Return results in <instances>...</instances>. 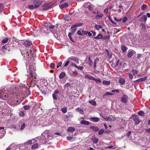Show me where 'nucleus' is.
Listing matches in <instances>:
<instances>
[{"instance_id": "obj_1", "label": "nucleus", "mask_w": 150, "mask_h": 150, "mask_svg": "<svg viewBox=\"0 0 150 150\" xmlns=\"http://www.w3.org/2000/svg\"><path fill=\"white\" fill-rule=\"evenodd\" d=\"M49 132L47 131H45L42 134L40 139V140L42 143H45L48 141L49 135Z\"/></svg>"}, {"instance_id": "obj_2", "label": "nucleus", "mask_w": 150, "mask_h": 150, "mask_svg": "<svg viewBox=\"0 0 150 150\" xmlns=\"http://www.w3.org/2000/svg\"><path fill=\"white\" fill-rule=\"evenodd\" d=\"M13 95L11 94L8 95V94L6 95L4 93H3V91H0V98L3 100H8V99H10L11 98L13 97Z\"/></svg>"}, {"instance_id": "obj_3", "label": "nucleus", "mask_w": 150, "mask_h": 150, "mask_svg": "<svg viewBox=\"0 0 150 150\" xmlns=\"http://www.w3.org/2000/svg\"><path fill=\"white\" fill-rule=\"evenodd\" d=\"M30 69L28 70L29 72V75H28L30 77H31L33 78H35L36 76H37L36 74L35 73V71L34 69L33 70L32 68L30 66L29 67Z\"/></svg>"}, {"instance_id": "obj_4", "label": "nucleus", "mask_w": 150, "mask_h": 150, "mask_svg": "<svg viewBox=\"0 0 150 150\" xmlns=\"http://www.w3.org/2000/svg\"><path fill=\"white\" fill-rule=\"evenodd\" d=\"M121 101L124 103H126L128 101V98L127 96L125 95H123L121 99Z\"/></svg>"}, {"instance_id": "obj_5", "label": "nucleus", "mask_w": 150, "mask_h": 150, "mask_svg": "<svg viewBox=\"0 0 150 150\" xmlns=\"http://www.w3.org/2000/svg\"><path fill=\"white\" fill-rule=\"evenodd\" d=\"M38 141L35 139H33L31 140H29L26 142L25 143V145L27 144H32L35 143H37Z\"/></svg>"}, {"instance_id": "obj_6", "label": "nucleus", "mask_w": 150, "mask_h": 150, "mask_svg": "<svg viewBox=\"0 0 150 150\" xmlns=\"http://www.w3.org/2000/svg\"><path fill=\"white\" fill-rule=\"evenodd\" d=\"M128 52L127 55L128 58L131 57L134 54H136L135 52L133 50H129Z\"/></svg>"}, {"instance_id": "obj_7", "label": "nucleus", "mask_w": 150, "mask_h": 150, "mask_svg": "<svg viewBox=\"0 0 150 150\" xmlns=\"http://www.w3.org/2000/svg\"><path fill=\"white\" fill-rule=\"evenodd\" d=\"M35 8H38L41 4V2L38 0H35L33 1Z\"/></svg>"}, {"instance_id": "obj_8", "label": "nucleus", "mask_w": 150, "mask_h": 150, "mask_svg": "<svg viewBox=\"0 0 150 150\" xmlns=\"http://www.w3.org/2000/svg\"><path fill=\"white\" fill-rule=\"evenodd\" d=\"M24 45L25 46V47H29L31 45H32L31 42L29 41L28 40H26L24 42Z\"/></svg>"}, {"instance_id": "obj_9", "label": "nucleus", "mask_w": 150, "mask_h": 150, "mask_svg": "<svg viewBox=\"0 0 150 150\" xmlns=\"http://www.w3.org/2000/svg\"><path fill=\"white\" fill-rule=\"evenodd\" d=\"M103 118L107 121H114L115 120V118L114 117L112 116V117H108L106 118Z\"/></svg>"}, {"instance_id": "obj_10", "label": "nucleus", "mask_w": 150, "mask_h": 150, "mask_svg": "<svg viewBox=\"0 0 150 150\" xmlns=\"http://www.w3.org/2000/svg\"><path fill=\"white\" fill-rule=\"evenodd\" d=\"M146 79V77H144L141 78L137 80H136L134 81V82L135 83H139L140 82H142L145 81Z\"/></svg>"}, {"instance_id": "obj_11", "label": "nucleus", "mask_w": 150, "mask_h": 150, "mask_svg": "<svg viewBox=\"0 0 150 150\" xmlns=\"http://www.w3.org/2000/svg\"><path fill=\"white\" fill-rule=\"evenodd\" d=\"M2 52L4 53H6L7 51H9V49L8 50L7 49V47L6 46V45L3 46L2 47Z\"/></svg>"}, {"instance_id": "obj_12", "label": "nucleus", "mask_w": 150, "mask_h": 150, "mask_svg": "<svg viewBox=\"0 0 150 150\" xmlns=\"http://www.w3.org/2000/svg\"><path fill=\"white\" fill-rule=\"evenodd\" d=\"M134 121L135 122L136 125L139 124L140 122V121L139 118L137 117H135L134 118Z\"/></svg>"}, {"instance_id": "obj_13", "label": "nucleus", "mask_w": 150, "mask_h": 150, "mask_svg": "<svg viewBox=\"0 0 150 150\" xmlns=\"http://www.w3.org/2000/svg\"><path fill=\"white\" fill-rule=\"evenodd\" d=\"M146 20L147 17L146 15H143L140 19V21H143L144 22H145Z\"/></svg>"}, {"instance_id": "obj_14", "label": "nucleus", "mask_w": 150, "mask_h": 150, "mask_svg": "<svg viewBox=\"0 0 150 150\" xmlns=\"http://www.w3.org/2000/svg\"><path fill=\"white\" fill-rule=\"evenodd\" d=\"M68 4L67 3H65L63 4L60 5L59 7L61 9L68 6Z\"/></svg>"}, {"instance_id": "obj_15", "label": "nucleus", "mask_w": 150, "mask_h": 150, "mask_svg": "<svg viewBox=\"0 0 150 150\" xmlns=\"http://www.w3.org/2000/svg\"><path fill=\"white\" fill-rule=\"evenodd\" d=\"M67 130L70 132H72L75 131V129L73 127H70L68 128Z\"/></svg>"}, {"instance_id": "obj_16", "label": "nucleus", "mask_w": 150, "mask_h": 150, "mask_svg": "<svg viewBox=\"0 0 150 150\" xmlns=\"http://www.w3.org/2000/svg\"><path fill=\"white\" fill-rule=\"evenodd\" d=\"M90 129L92 130L97 132L99 130V129L97 127L91 126L90 127Z\"/></svg>"}, {"instance_id": "obj_17", "label": "nucleus", "mask_w": 150, "mask_h": 150, "mask_svg": "<svg viewBox=\"0 0 150 150\" xmlns=\"http://www.w3.org/2000/svg\"><path fill=\"white\" fill-rule=\"evenodd\" d=\"M80 123L85 125H88L90 124L89 122L88 121L86 120H82Z\"/></svg>"}, {"instance_id": "obj_18", "label": "nucleus", "mask_w": 150, "mask_h": 150, "mask_svg": "<svg viewBox=\"0 0 150 150\" xmlns=\"http://www.w3.org/2000/svg\"><path fill=\"white\" fill-rule=\"evenodd\" d=\"M91 119L92 120H91L92 121H94L95 122H98L100 119L99 118L96 117H91Z\"/></svg>"}, {"instance_id": "obj_19", "label": "nucleus", "mask_w": 150, "mask_h": 150, "mask_svg": "<svg viewBox=\"0 0 150 150\" xmlns=\"http://www.w3.org/2000/svg\"><path fill=\"white\" fill-rule=\"evenodd\" d=\"M119 83L122 85H123L125 83V80L122 78H120L119 80Z\"/></svg>"}, {"instance_id": "obj_20", "label": "nucleus", "mask_w": 150, "mask_h": 150, "mask_svg": "<svg viewBox=\"0 0 150 150\" xmlns=\"http://www.w3.org/2000/svg\"><path fill=\"white\" fill-rule=\"evenodd\" d=\"M103 37V36L102 34H99L97 36L94 37V38L97 39H99L102 38Z\"/></svg>"}, {"instance_id": "obj_21", "label": "nucleus", "mask_w": 150, "mask_h": 150, "mask_svg": "<svg viewBox=\"0 0 150 150\" xmlns=\"http://www.w3.org/2000/svg\"><path fill=\"white\" fill-rule=\"evenodd\" d=\"M92 140L94 143H97L98 142V139L96 137H94L92 138Z\"/></svg>"}, {"instance_id": "obj_22", "label": "nucleus", "mask_w": 150, "mask_h": 150, "mask_svg": "<svg viewBox=\"0 0 150 150\" xmlns=\"http://www.w3.org/2000/svg\"><path fill=\"white\" fill-rule=\"evenodd\" d=\"M34 144H33L32 145L31 148L33 149H37L38 147V144L36 143Z\"/></svg>"}, {"instance_id": "obj_23", "label": "nucleus", "mask_w": 150, "mask_h": 150, "mask_svg": "<svg viewBox=\"0 0 150 150\" xmlns=\"http://www.w3.org/2000/svg\"><path fill=\"white\" fill-rule=\"evenodd\" d=\"M65 74L64 72H62L60 73L59 76V78L60 79H62L65 76Z\"/></svg>"}, {"instance_id": "obj_24", "label": "nucleus", "mask_w": 150, "mask_h": 150, "mask_svg": "<svg viewBox=\"0 0 150 150\" xmlns=\"http://www.w3.org/2000/svg\"><path fill=\"white\" fill-rule=\"evenodd\" d=\"M103 83L104 85H109L110 84V82L109 81L104 80L103 81Z\"/></svg>"}, {"instance_id": "obj_25", "label": "nucleus", "mask_w": 150, "mask_h": 150, "mask_svg": "<svg viewBox=\"0 0 150 150\" xmlns=\"http://www.w3.org/2000/svg\"><path fill=\"white\" fill-rule=\"evenodd\" d=\"M30 108V105H25L23 106V108L25 110H28Z\"/></svg>"}, {"instance_id": "obj_26", "label": "nucleus", "mask_w": 150, "mask_h": 150, "mask_svg": "<svg viewBox=\"0 0 150 150\" xmlns=\"http://www.w3.org/2000/svg\"><path fill=\"white\" fill-rule=\"evenodd\" d=\"M98 59H96L94 60V67L93 68L94 69H96V65L97 64V62H98Z\"/></svg>"}, {"instance_id": "obj_27", "label": "nucleus", "mask_w": 150, "mask_h": 150, "mask_svg": "<svg viewBox=\"0 0 150 150\" xmlns=\"http://www.w3.org/2000/svg\"><path fill=\"white\" fill-rule=\"evenodd\" d=\"M95 28L97 30H99L100 29H102V26L101 25H95Z\"/></svg>"}, {"instance_id": "obj_28", "label": "nucleus", "mask_w": 150, "mask_h": 150, "mask_svg": "<svg viewBox=\"0 0 150 150\" xmlns=\"http://www.w3.org/2000/svg\"><path fill=\"white\" fill-rule=\"evenodd\" d=\"M121 65V63L120 62V61L118 60L116 62V65L115 66V67H116L118 66H120Z\"/></svg>"}, {"instance_id": "obj_29", "label": "nucleus", "mask_w": 150, "mask_h": 150, "mask_svg": "<svg viewBox=\"0 0 150 150\" xmlns=\"http://www.w3.org/2000/svg\"><path fill=\"white\" fill-rule=\"evenodd\" d=\"M103 14L102 13H100V14L97 15L96 16L95 18H96L98 19L102 17H103Z\"/></svg>"}, {"instance_id": "obj_30", "label": "nucleus", "mask_w": 150, "mask_h": 150, "mask_svg": "<svg viewBox=\"0 0 150 150\" xmlns=\"http://www.w3.org/2000/svg\"><path fill=\"white\" fill-rule=\"evenodd\" d=\"M89 103L93 106L96 105V102L94 101H90Z\"/></svg>"}, {"instance_id": "obj_31", "label": "nucleus", "mask_w": 150, "mask_h": 150, "mask_svg": "<svg viewBox=\"0 0 150 150\" xmlns=\"http://www.w3.org/2000/svg\"><path fill=\"white\" fill-rule=\"evenodd\" d=\"M61 110L63 113H65L67 112V108L66 107L62 108L61 109Z\"/></svg>"}, {"instance_id": "obj_32", "label": "nucleus", "mask_w": 150, "mask_h": 150, "mask_svg": "<svg viewBox=\"0 0 150 150\" xmlns=\"http://www.w3.org/2000/svg\"><path fill=\"white\" fill-rule=\"evenodd\" d=\"M121 50L123 52H124L126 50V47L125 46H122L121 48Z\"/></svg>"}, {"instance_id": "obj_33", "label": "nucleus", "mask_w": 150, "mask_h": 150, "mask_svg": "<svg viewBox=\"0 0 150 150\" xmlns=\"http://www.w3.org/2000/svg\"><path fill=\"white\" fill-rule=\"evenodd\" d=\"M8 38H6L4 39L2 41L3 43H7L8 41Z\"/></svg>"}, {"instance_id": "obj_34", "label": "nucleus", "mask_w": 150, "mask_h": 150, "mask_svg": "<svg viewBox=\"0 0 150 150\" xmlns=\"http://www.w3.org/2000/svg\"><path fill=\"white\" fill-rule=\"evenodd\" d=\"M94 81H95L97 83H99L101 82V80L99 79H96L95 78V79H94Z\"/></svg>"}, {"instance_id": "obj_35", "label": "nucleus", "mask_w": 150, "mask_h": 150, "mask_svg": "<svg viewBox=\"0 0 150 150\" xmlns=\"http://www.w3.org/2000/svg\"><path fill=\"white\" fill-rule=\"evenodd\" d=\"M86 77L87 78L91 80H94V79H95L93 77L91 76H86Z\"/></svg>"}, {"instance_id": "obj_36", "label": "nucleus", "mask_w": 150, "mask_h": 150, "mask_svg": "<svg viewBox=\"0 0 150 150\" xmlns=\"http://www.w3.org/2000/svg\"><path fill=\"white\" fill-rule=\"evenodd\" d=\"M88 64L89 65H91L93 64V62L90 59V57H89L88 58Z\"/></svg>"}, {"instance_id": "obj_37", "label": "nucleus", "mask_w": 150, "mask_h": 150, "mask_svg": "<svg viewBox=\"0 0 150 150\" xmlns=\"http://www.w3.org/2000/svg\"><path fill=\"white\" fill-rule=\"evenodd\" d=\"M53 7V5H50V6H48L47 7V8H43L42 9L43 10H46L48 9L49 8H52Z\"/></svg>"}, {"instance_id": "obj_38", "label": "nucleus", "mask_w": 150, "mask_h": 150, "mask_svg": "<svg viewBox=\"0 0 150 150\" xmlns=\"http://www.w3.org/2000/svg\"><path fill=\"white\" fill-rule=\"evenodd\" d=\"M53 7V5H50V6H48L47 7V8H43L42 9L43 10H46L48 9L49 8H52Z\"/></svg>"}, {"instance_id": "obj_39", "label": "nucleus", "mask_w": 150, "mask_h": 150, "mask_svg": "<svg viewBox=\"0 0 150 150\" xmlns=\"http://www.w3.org/2000/svg\"><path fill=\"white\" fill-rule=\"evenodd\" d=\"M138 114L140 116H143L144 113L143 111H140L138 112Z\"/></svg>"}, {"instance_id": "obj_40", "label": "nucleus", "mask_w": 150, "mask_h": 150, "mask_svg": "<svg viewBox=\"0 0 150 150\" xmlns=\"http://www.w3.org/2000/svg\"><path fill=\"white\" fill-rule=\"evenodd\" d=\"M50 67L52 69H54L55 67L54 64L53 63H51L50 64Z\"/></svg>"}, {"instance_id": "obj_41", "label": "nucleus", "mask_w": 150, "mask_h": 150, "mask_svg": "<svg viewBox=\"0 0 150 150\" xmlns=\"http://www.w3.org/2000/svg\"><path fill=\"white\" fill-rule=\"evenodd\" d=\"M104 132V130L103 129H101L98 132V134L99 135H101V134H102L103 132Z\"/></svg>"}, {"instance_id": "obj_42", "label": "nucleus", "mask_w": 150, "mask_h": 150, "mask_svg": "<svg viewBox=\"0 0 150 150\" xmlns=\"http://www.w3.org/2000/svg\"><path fill=\"white\" fill-rule=\"evenodd\" d=\"M88 9L89 10H92L93 8V5H91L88 6Z\"/></svg>"}, {"instance_id": "obj_43", "label": "nucleus", "mask_w": 150, "mask_h": 150, "mask_svg": "<svg viewBox=\"0 0 150 150\" xmlns=\"http://www.w3.org/2000/svg\"><path fill=\"white\" fill-rule=\"evenodd\" d=\"M142 29L143 31H145L146 30V28L145 25L144 24H142Z\"/></svg>"}, {"instance_id": "obj_44", "label": "nucleus", "mask_w": 150, "mask_h": 150, "mask_svg": "<svg viewBox=\"0 0 150 150\" xmlns=\"http://www.w3.org/2000/svg\"><path fill=\"white\" fill-rule=\"evenodd\" d=\"M28 8L31 9L34 8V6L33 5H30L28 6Z\"/></svg>"}, {"instance_id": "obj_45", "label": "nucleus", "mask_w": 150, "mask_h": 150, "mask_svg": "<svg viewBox=\"0 0 150 150\" xmlns=\"http://www.w3.org/2000/svg\"><path fill=\"white\" fill-rule=\"evenodd\" d=\"M62 63L61 62H59L58 63L57 65V68H58L59 67H61L62 65Z\"/></svg>"}, {"instance_id": "obj_46", "label": "nucleus", "mask_w": 150, "mask_h": 150, "mask_svg": "<svg viewBox=\"0 0 150 150\" xmlns=\"http://www.w3.org/2000/svg\"><path fill=\"white\" fill-rule=\"evenodd\" d=\"M138 71L135 70L133 69L132 70V72L133 74H137L138 73Z\"/></svg>"}, {"instance_id": "obj_47", "label": "nucleus", "mask_w": 150, "mask_h": 150, "mask_svg": "<svg viewBox=\"0 0 150 150\" xmlns=\"http://www.w3.org/2000/svg\"><path fill=\"white\" fill-rule=\"evenodd\" d=\"M73 137L71 136H67V139L68 140H71Z\"/></svg>"}, {"instance_id": "obj_48", "label": "nucleus", "mask_w": 150, "mask_h": 150, "mask_svg": "<svg viewBox=\"0 0 150 150\" xmlns=\"http://www.w3.org/2000/svg\"><path fill=\"white\" fill-rule=\"evenodd\" d=\"M19 115L20 116L23 117L24 116L25 114L23 112H21L19 113Z\"/></svg>"}, {"instance_id": "obj_49", "label": "nucleus", "mask_w": 150, "mask_h": 150, "mask_svg": "<svg viewBox=\"0 0 150 150\" xmlns=\"http://www.w3.org/2000/svg\"><path fill=\"white\" fill-rule=\"evenodd\" d=\"M69 61H67L65 63L64 65V67H66L67 66V65H68L69 63Z\"/></svg>"}, {"instance_id": "obj_50", "label": "nucleus", "mask_w": 150, "mask_h": 150, "mask_svg": "<svg viewBox=\"0 0 150 150\" xmlns=\"http://www.w3.org/2000/svg\"><path fill=\"white\" fill-rule=\"evenodd\" d=\"M68 37H69L70 39L71 40H72V38H71V33H69L68 35Z\"/></svg>"}, {"instance_id": "obj_51", "label": "nucleus", "mask_w": 150, "mask_h": 150, "mask_svg": "<svg viewBox=\"0 0 150 150\" xmlns=\"http://www.w3.org/2000/svg\"><path fill=\"white\" fill-rule=\"evenodd\" d=\"M55 27V26L53 25H51L49 27V28L50 30H52Z\"/></svg>"}, {"instance_id": "obj_52", "label": "nucleus", "mask_w": 150, "mask_h": 150, "mask_svg": "<svg viewBox=\"0 0 150 150\" xmlns=\"http://www.w3.org/2000/svg\"><path fill=\"white\" fill-rule=\"evenodd\" d=\"M146 6L144 4L141 7V9L142 10H144L146 8Z\"/></svg>"}, {"instance_id": "obj_53", "label": "nucleus", "mask_w": 150, "mask_h": 150, "mask_svg": "<svg viewBox=\"0 0 150 150\" xmlns=\"http://www.w3.org/2000/svg\"><path fill=\"white\" fill-rule=\"evenodd\" d=\"M3 8V5L2 4H0V12L2 11Z\"/></svg>"}, {"instance_id": "obj_54", "label": "nucleus", "mask_w": 150, "mask_h": 150, "mask_svg": "<svg viewBox=\"0 0 150 150\" xmlns=\"http://www.w3.org/2000/svg\"><path fill=\"white\" fill-rule=\"evenodd\" d=\"M113 94L112 93H111L108 92H107L105 94V95H113Z\"/></svg>"}, {"instance_id": "obj_55", "label": "nucleus", "mask_w": 150, "mask_h": 150, "mask_svg": "<svg viewBox=\"0 0 150 150\" xmlns=\"http://www.w3.org/2000/svg\"><path fill=\"white\" fill-rule=\"evenodd\" d=\"M142 55V54H138L137 55V58L138 59H139L141 57V56Z\"/></svg>"}, {"instance_id": "obj_56", "label": "nucleus", "mask_w": 150, "mask_h": 150, "mask_svg": "<svg viewBox=\"0 0 150 150\" xmlns=\"http://www.w3.org/2000/svg\"><path fill=\"white\" fill-rule=\"evenodd\" d=\"M127 17H125L123 18V19L122 20V22H125L127 20Z\"/></svg>"}, {"instance_id": "obj_57", "label": "nucleus", "mask_w": 150, "mask_h": 150, "mask_svg": "<svg viewBox=\"0 0 150 150\" xmlns=\"http://www.w3.org/2000/svg\"><path fill=\"white\" fill-rule=\"evenodd\" d=\"M77 29L76 28H75L72 30L71 31V33H74L76 31Z\"/></svg>"}, {"instance_id": "obj_58", "label": "nucleus", "mask_w": 150, "mask_h": 150, "mask_svg": "<svg viewBox=\"0 0 150 150\" xmlns=\"http://www.w3.org/2000/svg\"><path fill=\"white\" fill-rule=\"evenodd\" d=\"M128 74L129 75V76L130 79H132L133 78V76L130 73H128Z\"/></svg>"}, {"instance_id": "obj_59", "label": "nucleus", "mask_w": 150, "mask_h": 150, "mask_svg": "<svg viewBox=\"0 0 150 150\" xmlns=\"http://www.w3.org/2000/svg\"><path fill=\"white\" fill-rule=\"evenodd\" d=\"M52 96H53V98H54V99L56 100L57 99L56 96L55 94H53L52 95Z\"/></svg>"}, {"instance_id": "obj_60", "label": "nucleus", "mask_w": 150, "mask_h": 150, "mask_svg": "<svg viewBox=\"0 0 150 150\" xmlns=\"http://www.w3.org/2000/svg\"><path fill=\"white\" fill-rule=\"evenodd\" d=\"M47 5L46 4H44L42 5V7L43 8H47Z\"/></svg>"}, {"instance_id": "obj_61", "label": "nucleus", "mask_w": 150, "mask_h": 150, "mask_svg": "<svg viewBox=\"0 0 150 150\" xmlns=\"http://www.w3.org/2000/svg\"><path fill=\"white\" fill-rule=\"evenodd\" d=\"M77 33L79 35H82L81 33L80 30H78L77 32Z\"/></svg>"}, {"instance_id": "obj_62", "label": "nucleus", "mask_w": 150, "mask_h": 150, "mask_svg": "<svg viewBox=\"0 0 150 150\" xmlns=\"http://www.w3.org/2000/svg\"><path fill=\"white\" fill-rule=\"evenodd\" d=\"M112 91L113 93H115V92H119V91L117 90H112Z\"/></svg>"}, {"instance_id": "obj_63", "label": "nucleus", "mask_w": 150, "mask_h": 150, "mask_svg": "<svg viewBox=\"0 0 150 150\" xmlns=\"http://www.w3.org/2000/svg\"><path fill=\"white\" fill-rule=\"evenodd\" d=\"M82 33L84 35H86L87 34L88 32L85 31H82Z\"/></svg>"}, {"instance_id": "obj_64", "label": "nucleus", "mask_w": 150, "mask_h": 150, "mask_svg": "<svg viewBox=\"0 0 150 150\" xmlns=\"http://www.w3.org/2000/svg\"><path fill=\"white\" fill-rule=\"evenodd\" d=\"M25 124H23L22 125V126H21V130L23 129L24 128V127H25Z\"/></svg>"}]
</instances>
